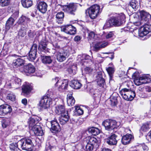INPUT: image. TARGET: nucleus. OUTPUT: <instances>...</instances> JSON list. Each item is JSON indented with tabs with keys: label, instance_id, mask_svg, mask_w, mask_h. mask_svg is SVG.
<instances>
[{
	"label": "nucleus",
	"instance_id": "obj_1",
	"mask_svg": "<svg viewBox=\"0 0 151 151\" xmlns=\"http://www.w3.org/2000/svg\"><path fill=\"white\" fill-rule=\"evenodd\" d=\"M33 146L31 139L27 138L22 139L18 141L17 143L10 144L9 147L11 151H19L18 146L20 147L23 150L31 151Z\"/></svg>",
	"mask_w": 151,
	"mask_h": 151
},
{
	"label": "nucleus",
	"instance_id": "obj_2",
	"mask_svg": "<svg viewBox=\"0 0 151 151\" xmlns=\"http://www.w3.org/2000/svg\"><path fill=\"white\" fill-rule=\"evenodd\" d=\"M125 18V15L123 13H121L116 17H111L106 22L104 27L106 28L113 26H119L124 22Z\"/></svg>",
	"mask_w": 151,
	"mask_h": 151
},
{
	"label": "nucleus",
	"instance_id": "obj_3",
	"mask_svg": "<svg viewBox=\"0 0 151 151\" xmlns=\"http://www.w3.org/2000/svg\"><path fill=\"white\" fill-rule=\"evenodd\" d=\"M134 24L137 26L141 25L139 31V36L141 37L146 36L145 38L151 35V24H145L142 20L134 23Z\"/></svg>",
	"mask_w": 151,
	"mask_h": 151
},
{
	"label": "nucleus",
	"instance_id": "obj_4",
	"mask_svg": "<svg viewBox=\"0 0 151 151\" xmlns=\"http://www.w3.org/2000/svg\"><path fill=\"white\" fill-rule=\"evenodd\" d=\"M106 130L110 131L115 128H117L120 125L119 122H117L116 120L113 119H106L102 122Z\"/></svg>",
	"mask_w": 151,
	"mask_h": 151
},
{
	"label": "nucleus",
	"instance_id": "obj_5",
	"mask_svg": "<svg viewBox=\"0 0 151 151\" xmlns=\"http://www.w3.org/2000/svg\"><path fill=\"white\" fill-rule=\"evenodd\" d=\"M122 98L127 101H132L135 96L134 91H132L130 88H124L119 92Z\"/></svg>",
	"mask_w": 151,
	"mask_h": 151
},
{
	"label": "nucleus",
	"instance_id": "obj_6",
	"mask_svg": "<svg viewBox=\"0 0 151 151\" xmlns=\"http://www.w3.org/2000/svg\"><path fill=\"white\" fill-rule=\"evenodd\" d=\"M135 85L139 86L142 84H145L151 81V78L148 75H143L139 77H137L134 73L132 75Z\"/></svg>",
	"mask_w": 151,
	"mask_h": 151
},
{
	"label": "nucleus",
	"instance_id": "obj_7",
	"mask_svg": "<svg viewBox=\"0 0 151 151\" xmlns=\"http://www.w3.org/2000/svg\"><path fill=\"white\" fill-rule=\"evenodd\" d=\"M100 7L99 5L94 4L88 9L86 12H88L90 18L92 19H95L99 14Z\"/></svg>",
	"mask_w": 151,
	"mask_h": 151
},
{
	"label": "nucleus",
	"instance_id": "obj_8",
	"mask_svg": "<svg viewBox=\"0 0 151 151\" xmlns=\"http://www.w3.org/2000/svg\"><path fill=\"white\" fill-rule=\"evenodd\" d=\"M57 98L54 99L53 98L50 99L45 97L42 98L40 101L38 106L41 109H46L48 107L50 104H52L51 101L52 100H55L57 99Z\"/></svg>",
	"mask_w": 151,
	"mask_h": 151
},
{
	"label": "nucleus",
	"instance_id": "obj_9",
	"mask_svg": "<svg viewBox=\"0 0 151 151\" xmlns=\"http://www.w3.org/2000/svg\"><path fill=\"white\" fill-rule=\"evenodd\" d=\"M21 80L17 77H13L9 81L6 82V85L9 88L18 89L21 85Z\"/></svg>",
	"mask_w": 151,
	"mask_h": 151
},
{
	"label": "nucleus",
	"instance_id": "obj_10",
	"mask_svg": "<svg viewBox=\"0 0 151 151\" xmlns=\"http://www.w3.org/2000/svg\"><path fill=\"white\" fill-rule=\"evenodd\" d=\"M118 140L117 135L114 134H111L106 139V143L111 146L116 145Z\"/></svg>",
	"mask_w": 151,
	"mask_h": 151
},
{
	"label": "nucleus",
	"instance_id": "obj_11",
	"mask_svg": "<svg viewBox=\"0 0 151 151\" xmlns=\"http://www.w3.org/2000/svg\"><path fill=\"white\" fill-rule=\"evenodd\" d=\"M53 81L55 82L56 81L55 85L56 86H59L58 88L59 91H62L63 90L65 89L66 87V82L65 80H63V81H60L59 78L56 77L53 79Z\"/></svg>",
	"mask_w": 151,
	"mask_h": 151
},
{
	"label": "nucleus",
	"instance_id": "obj_12",
	"mask_svg": "<svg viewBox=\"0 0 151 151\" xmlns=\"http://www.w3.org/2000/svg\"><path fill=\"white\" fill-rule=\"evenodd\" d=\"M32 86L31 84L26 82L22 86V93L24 94H29L32 90Z\"/></svg>",
	"mask_w": 151,
	"mask_h": 151
},
{
	"label": "nucleus",
	"instance_id": "obj_13",
	"mask_svg": "<svg viewBox=\"0 0 151 151\" xmlns=\"http://www.w3.org/2000/svg\"><path fill=\"white\" fill-rule=\"evenodd\" d=\"M139 14L141 20L145 24H149L148 22L151 17V15L148 12L143 10L140 11Z\"/></svg>",
	"mask_w": 151,
	"mask_h": 151
},
{
	"label": "nucleus",
	"instance_id": "obj_14",
	"mask_svg": "<svg viewBox=\"0 0 151 151\" xmlns=\"http://www.w3.org/2000/svg\"><path fill=\"white\" fill-rule=\"evenodd\" d=\"M20 70L23 73H34L35 72V68L32 65L29 64L27 65L24 66L23 69H20Z\"/></svg>",
	"mask_w": 151,
	"mask_h": 151
},
{
	"label": "nucleus",
	"instance_id": "obj_15",
	"mask_svg": "<svg viewBox=\"0 0 151 151\" xmlns=\"http://www.w3.org/2000/svg\"><path fill=\"white\" fill-rule=\"evenodd\" d=\"M41 120V118L37 116H33L30 117L28 120V123L29 128L35 124H38V122Z\"/></svg>",
	"mask_w": 151,
	"mask_h": 151
},
{
	"label": "nucleus",
	"instance_id": "obj_16",
	"mask_svg": "<svg viewBox=\"0 0 151 151\" xmlns=\"http://www.w3.org/2000/svg\"><path fill=\"white\" fill-rule=\"evenodd\" d=\"M30 129H31V130L36 135H42V134L43 131L39 123L31 127Z\"/></svg>",
	"mask_w": 151,
	"mask_h": 151
},
{
	"label": "nucleus",
	"instance_id": "obj_17",
	"mask_svg": "<svg viewBox=\"0 0 151 151\" xmlns=\"http://www.w3.org/2000/svg\"><path fill=\"white\" fill-rule=\"evenodd\" d=\"M55 112L62 116L66 114L65 107L62 105H58L55 107Z\"/></svg>",
	"mask_w": 151,
	"mask_h": 151
},
{
	"label": "nucleus",
	"instance_id": "obj_18",
	"mask_svg": "<svg viewBox=\"0 0 151 151\" xmlns=\"http://www.w3.org/2000/svg\"><path fill=\"white\" fill-rule=\"evenodd\" d=\"M76 5L74 3H70L67 5V12L69 14H74V12L76 11Z\"/></svg>",
	"mask_w": 151,
	"mask_h": 151
},
{
	"label": "nucleus",
	"instance_id": "obj_19",
	"mask_svg": "<svg viewBox=\"0 0 151 151\" xmlns=\"http://www.w3.org/2000/svg\"><path fill=\"white\" fill-rule=\"evenodd\" d=\"M86 142L87 143L91 144L94 146H98V141L97 139L95 137L89 136L86 137Z\"/></svg>",
	"mask_w": 151,
	"mask_h": 151
},
{
	"label": "nucleus",
	"instance_id": "obj_20",
	"mask_svg": "<svg viewBox=\"0 0 151 151\" xmlns=\"http://www.w3.org/2000/svg\"><path fill=\"white\" fill-rule=\"evenodd\" d=\"M47 4L44 1L40 2L37 4V9L42 13H45L47 11Z\"/></svg>",
	"mask_w": 151,
	"mask_h": 151
},
{
	"label": "nucleus",
	"instance_id": "obj_21",
	"mask_svg": "<svg viewBox=\"0 0 151 151\" xmlns=\"http://www.w3.org/2000/svg\"><path fill=\"white\" fill-rule=\"evenodd\" d=\"M73 93L69 92L68 93L67 98V102L68 106H72L75 104V101L74 98L72 96Z\"/></svg>",
	"mask_w": 151,
	"mask_h": 151
},
{
	"label": "nucleus",
	"instance_id": "obj_22",
	"mask_svg": "<svg viewBox=\"0 0 151 151\" xmlns=\"http://www.w3.org/2000/svg\"><path fill=\"white\" fill-rule=\"evenodd\" d=\"M69 85L72 88L76 89H80L82 86L78 80H72L70 82Z\"/></svg>",
	"mask_w": 151,
	"mask_h": 151
},
{
	"label": "nucleus",
	"instance_id": "obj_23",
	"mask_svg": "<svg viewBox=\"0 0 151 151\" xmlns=\"http://www.w3.org/2000/svg\"><path fill=\"white\" fill-rule=\"evenodd\" d=\"M132 138V136L130 134H127L124 136L122 139V142L124 145L129 144Z\"/></svg>",
	"mask_w": 151,
	"mask_h": 151
},
{
	"label": "nucleus",
	"instance_id": "obj_24",
	"mask_svg": "<svg viewBox=\"0 0 151 151\" xmlns=\"http://www.w3.org/2000/svg\"><path fill=\"white\" fill-rule=\"evenodd\" d=\"M51 128L52 130L57 132L59 131L60 126L56 119L51 121Z\"/></svg>",
	"mask_w": 151,
	"mask_h": 151
},
{
	"label": "nucleus",
	"instance_id": "obj_25",
	"mask_svg": "<svg viewBox=\"0 0 151 151\" xmlns=\"http://www.w3.org/2000/svg\"><path fill=\"white\" fill-rule=\"evenodd\" d=\"M12 64L13 66H15L16 67H19L24 64V60L21 58H19L14 60Z\"/></svg>",
	"mask_w": 151,
	"mask_h": 151
},
{
	"label": "nucleus",
	"instance_id": "obj_26",
	"mask_svg": "<svg viewBox=\"0 0 151 151\" xmlns=\"http://www.w3.org/2000/svg\"><path fill=\"white\" fill-rule=\"evenodd\" d=\"M90 57L88 55L86 54H83L82 55H78V60L79 61L81 60V63H82V65H83L84 64V63L86 62L85 60H89L90 59Z\"/></svg>",
	"mask_w": 151,
	"mask_h": 151
},
{
	"label": "nucleus",
	"instance_id": "obj_27",
	"mask_svg": "<svg viewBox=\"0 0 151 151\" xmlns=\"http://www.w3.org/2000/svg\"><path fill=\"white\" fill-rule=\"evenodd\" d=\"M67 30L68 31L67 32V34L70 35H74L76 33V29L72 25H67Z\"/></svg>",
	"mask_w": 151,
	"mask_h": 151
},
{
	"label": "nucleus",
	"instance_id": "obj_28",
	"mask_svg": "<svg viewBox=\"0 0 151 151\" xmlns=\"http://www.w3.org/2000/svg\"><path fill=\"white\" fill-rule=\"evenodd\" d=\"M15 20L12 17H10L7 20L6 24V30H9L12 27Z\"/></svg>",
	"mask_w": 151,
	"mask_h": 151
},
{
	"label": "nucleus",
	"instance_id": "obj_29",
	"mask_svg": "<svg viewBox=\"0 0 151 151\" xmlns=\"http://www.w3.org/2000/svg\"><path fill=\"white\" fill-rule=\"evenodd\" d=\"M75 110L73 111V115L78 116L82 115L83 113V110L79 106H75Z\"/></svg>",
	"mask_w": 151,
	"mask_h": 151
},
{
	"label": "nucleus",
	"instance_id": "obj_30",
	"mask_svg": "<svg viewBox=\"0 0 151 151\" xmlns=\"http://www.w3.org/2000/svg\"><path fill=\"white\" fill-rule=\"evenodd\" d=\"M27 27V25L22 26L19 32V35L22 37H23L25 36L26 34L27 31L28 30Z\"/></svg>",
	"mask_w": 151,
	"mask_h": 151
},
{
	"label": "nucleus",
	"instance_id": "obj_31",
	"mask_svg": "<svg viewBox=\"0 0 151 151\" xmlns=\"http://www.w3.org/2000/svg\"><path fill=\"white\" fill-rule=\"evenodd\" d=\"M96 81L98 85L100 87H104L105 81L101 75L97 76Z\"/></svg>",
	"mask_w": 151,
	"mask_h": 151
},
{
	"label": "nucleus",
	"instance_id": "obj_32",
	"mask_svg": "<svg viewBox=\"0 0 151 151\" xmlns=\"http://www.w3.org/2000/svg\"><path fill=\"white\" fill-rule=\"evenodd\" d=\"M21 2L22 6L25 8H28L32 5V0H22Z\"/></svg>",
	"mask_w": 151,
	"mask_h": 151
},
{
	"label": "nucleus",
	"instance_id": "obj_33",
	"mask_svg": "<svg viewBox=\"0 0 151 151\" xmlns=\"http://www.w3.org/2000/svg\"><path fill=\"white\" fill-rule=\"evenodd\" d=\"M26 21L27 22H28L30 21V20L29 18L22 16L19 18L17 23L19 24H23V26H24V25L25 26L24 24H25Z\"/></svg>",
	"mask_w": 151,
	"mask_h": 151
},
{
	"label": "nucleus",
	"instance_id": "obj_34",
	"mask_svg": "<svg viewBox=\"0 0 151 151\" xmlns=\"http://www.w3.org/2000/svg\"><path fill=\"white\" fill-rule=\"evenodd\" d=\"M64 17V14L63 12H60L58 13L56 16L57 22L59 24L62 23Z\"/></svg>",
	"mask_w": 151,
	"mask_h": 151
},
{
	"label": "nucleus",
	"instance_id": "obj_35",
	"mask_svg": "<svg viewBox=\"0 0 151 151\" xmlns=\"http://www.w3.org/2000/svg\"><path fill=\"white\" fill-rule=\"evenodd\" d=\"M2 107L4 115L11 112L12 109L10 106L7 104L3 105Z\"/></svg>",
	"mask_w": 151,
	"mask_h": 151
},
{
	"label": "nucleus",
	"instance_id": "obj_36",
	"mask_svg": "<svg viewBox=\"0 0 151 151\" xmlns=\"http://www.w3.org/2000/svg\"><path fill=\"white\" fill-rule=\"evenodd\" d=\"M56 58L60 62H62L66 59L65 56L63 53L57 52L56 54Z\"/></svg>",
	"mask_w": 151,
	"mask_h": 151
},
{
	"label": "nucleus",
	"instance_id": "obj_37",
	"mask_svg": "<svg viewBox=\"0 0 151 151\" xmlns=\"http://www.w3.org/2000/svg\"><path fill=\"white\" fill-rule=\"evenodd\" d=\"M129 5L135 10L137 9L139 7L138 3L136 0H132L130 2Z\"/></svg>",
	"mask_w": 151,
	"mask_h": 151
},
{
	"label": "nucleus",
	"instance_id": "obj_38",
	"mask_svg": "<svg viewBox=\"0 0 151 151\" xmlns=\"http://www.w3.org/2000/svg\"><path fill=\"white\" fill-rule=\"evenodd\" d=\"M71 66H70L68 68V71L70 74L72 75H74L76 73V71L77 70L76 66L72 64Z\"/></svg>",
	"mask_w": 151,
	"mask_h": 151
},
{
	"label": "nucleus",
	"instance_id": "obj_39",
	"mask_svg": "<svg viewBox=\"0 0 151 151\" xmlns=\"http://www.w3.org/2000/svg\"><path fill=\"white\" fill-rule=\"evenodd\" d=\"M89 131L93 135H96L99 134L100 132L99 129L95 127H92L88 129Z\"/></svg>",
	"mask_w": 151,
	"mask_h": 151
},
{
	"label": "nucleus",
	"instance_id": "obj_40",
	"mask_svg": "<svg viewBox=\"0 0 151 151\" xmlns=\"http://www.w3.org/2000/svg\"><path fill=\"white\" fill-rule=\"evenodd\" d=\"M151 127V122L149 123L143 124L141 127V130L145 132L148 131Z\"/></svg>",
	"mask_w": 151,
	"mask_h": 151
},
{
	"label": "nucleus",
	"instance_id": "obj_41",
	"mask_svg": "<svg viewBox=\"0 0 151 151\" xmlns=\"http://www.w3.org/2000/svg\"><path fill=\"white\" fill-rule=\"evenodd\" d=\"M42 61L43 63L45 64H50L52 61L50 56H43L42 57Z\"/></svg>",
	"mask_w": 151,
	"mask_h": 151
},
{
	"label": "nucleus",
	"instance_id": "obj_42",
	"mask_svg": "<svg viewBox=\"0 0 151 151\" xmlns=\"http://www.w3.org/2000/svg\"><path fill=\"white\" fill-rule=\"evenodd\" d=\"M10 120L8 118H5L3 119L2 120V126L3 128H6L9 124Z\"/></svg>",
	"mask_w": 151,
	"mask_h": 151
},
{
	"label": "nucleus",
	"instance_id": "obj_43",
	"mask_svg": "<svg viewBox=\"0 0 151 151\" xmlns=\"http://www.w3.org/2000/svg\"><path fill=\"white\" fill-rule=\"evenodd\" d=\"M94 66L93 65L90 67H86L84 70L86 73L90 74L92 73L93 71H95V69H94Z\"/></svg>",
	"mask_w": 151,
	"mask_h": 151
},
{
	"label": "nucleus",
	"instance_id": "obj_44",
	"mask_svg": "<svg viewBox=\"0 0 151 151\" xmlns=\"http://www.w3.org/2000/svg\"><path fill=\"white\" fill-rule=\"evenodd\" d=\"M106 70L108 73L110 78L112 77L113 74L114 72V68L113 67H109L106 68Z\"/></svg>",
	"mask_w": 151,
	"mask_h": 151
},
{
	"label": "nucleus",
	"instance_id": "obj_45",
	"mask_svg": "<svg viewBox=\"0 0 151 151\" xmlns=\"http://www.w3.org/2000/svg\"><path fill=\"white\" fill-rule=\"evenodd\" d=\"M10 3V0H0V5L4 7L9 5Z\"/></svg>",
	"mask_w": 151,
	"mask_h": 151
},
{
	"label": "nucleus",
	"instance_id": "obj_46",
	"mask_svg": "<svg viewBox=\"0 0 151 151\" xmlns=\"http://www.w3.org/2000/svg\"><path fill=\"white\" fill-rule=\"evenodd\" d=\"M37 53L30 51L29 52V58L30 60H34L36 58Z\"/></svg>",
	"mask_w": 151,
	"mask_h": 151
},
{
	"label": "nucleus",
	"instance_id": "obj_47",
	"mask_svg": "<svg viewBox=\"0 0 151 151\" xmlns=\"http://www.w3.org/2000/svg\"><path fill=\"white\" fill-rule=\"evenodd\" d=\"M66 114L64 115V116H60L59 121L60 124L61 125H65L66 123Z\"/></svg>",
	"mask_w": 151,
	"mask_h": 151
},
{
	"label": "nucleus",
	"instance_id": "obj_48",
	"mask_svg": "<svg viewBox=\"0 0 151 151\" xmlns=\"http://www.w3.org/2000/svg\"><path fill=\"white\" fill-rule=\"evenodd\" d=\"M94 146L91 144L87 143V145L85 147V148L84 149L86 150V151H92Z\"/></svg>",
	"mask_w": 151,
	"mask_h": 151
},
{
	"label": "nucleus",
	"instance_id": "obj_49",
	"mask_svg": "<svg viewBox=\"0 0 151 151\" xmlns=\"http://www.w3.org/2000/svg\"><path fill=\"white\" fill-rule=\"evenodd\" d=\"M96 35L94 32L91 31L88 33V39L89 40H94Z\"/></svg>",
	"mask_w": 151,
	"mask_h": 151
},
{
	"label": "nucleus",
	"instance_id": "obj_50",
	"mask_svg": "<svg viewBox=\"0 0 151 151\" xmlns=\"http://www.w3.org/2000/svg\"><path fill=\"white\" fill-rule=\"evenodd\" d=\"M110 104L112 106H115L116 105L117 101L116 98L114 97L113 99H111L110 100Z\"/></svg>",
	"mask_w": 151,
	"mask_h": 151
},
{
	"label": "nucleus",
	"instance_id": "obj_51",
	"mask_svg": "<svg viewBox=\"0 0 151 151\" xmlns=\"http://www.w3.org/2000/svg\"><path fill=\"white\" fill-rule=\"evenodd\" d=\"M7 99L12 101H14L15 99V96L13 94H9L8 95Z\"/></svg>",
	"mask_w": 151,
	"mask_h": 151
},
{
	"label": "nucleus",
	"instance_id": "obj_52",
	"mask_svg": "<svg viewBox=\"0 0 151 151\" xmlns=\"http://www.w3.org/2000/svg\"><path fill=\"white\" fill-rule=\"evenodd\" d=\"M37 45L36 44H34L32 46L30 51L37 53Z\"/></svg>",
	"mask_w": 151,
	"mask_h": 151
},
{
	"label": "nucleus",
	"instance_id": "obj_53",
	"mask_svg": "<svg viewBox=\"0 0 151 151\" xmlns=\"http://www.w3.org/2000/svg\"><path fill=\"white\" fill-rule=\"evenodd\" d=\"M39 49H40L42 51L45 52L47 50V47L45 45H43L40 44L39 46Z\"/></svg>",
	"mask_w": 151,
	"mask_h": 151
},
{
	"label": "nucleus",
	"instance_id": "obj_54",
	"mask_svg": "<svg viewBox=\"0 0 151 151\" xmlns=\"http://www.w3.org/2000/svg\"><path fill=\"white\" fill-rule=\"evenodd\" d=\"M35 34L33 30H29L28 32V36L31 38H33Z\"/></svg>",
	"mask_w": 151,
	"mask_h": 151
},
{
	"label": "nucleus",
	"instance_id": "obj_55",
	"mask_svg": "<svg viewBox=\"0 0 151 151\" xmlns=\"http://www.w3.org/2000/svg\"><path fill=\"white\" fill-rule=\"evenodd\" d=\"M101 42H99L96 43L94 46L95 49L97 50L101 48Z\"/></svg>",
	"mask_w": 151,
	"mask_h": 151
},
{
	"label": "nucleus",
	"instance_id": "obj_56",
	"mask_svg": "<svg viewBox=\"0 0 151 151\" xmlns=\"http://www.w3.org/2000/svg\"><path fill=\"white\" fill-rule=\"evenodd\" d=\"M52 147L49 144H47L44 151H52Z\"/></svg>",
	"mask_w": 151,
	"mask_h": 151
},
{
	"label": "nucleus",
	"instance_id": "obj_57",
	"mask_svg": "<svg viewBox=\"0 0 151 151\" xmlns=\"http://www.w3.org/2000/svg\"><path fill=\"white\" fill-rule=\"evenodd\" d=\"M114 34L112 32H110L108 33L106 35V39H109L112 37L114 36Z\"/></svg>",
	"mask_w": 151,
	"mask_h": 151
},
{
	"label": "nucleus",
	"instance_id": "obj_58",
	"mask_svg": "<svg viewBox=\"0 0 151 151\" xmlns=\"http://www.w3.org/2000/svg\"><path fill=\"white\" fill-rule=\"evenodd\" d=\"M81 37L79 36H76L74 38V40L75 41H79L81 39Z\"/></svg>",
	"mask_w": 151,
	"mask_h": 151
},
{
	"label": "nucleus",
	"instance_id": "obj_59",
	"mask_svg": "<svg viewBox=\"0 0 151 151\" xmlns=\"http://www.w3.org/2000/svg\"><path fill=\"white\" fill-rule=\"evenodd\" d=\"M101 47L103 48L105 47L108 45V43L107 42H101Z\"/></svg>",
	"mask_w": 151,
	"mask_h": 151
},
{
	"label": "nucleus",
	"instance_id": "obj_60",
	"mask_svg": "<svg viewBox=\"0 0 151 151\" xmlns=\"http://www.w3.org/2000/svg\"><path fill=\"white\" fill-rule=\"evenodd\" d=\"M137 93L138 94L139 96L140 97L143 98L145 97V96L142 94V93L140 89L137 91Z\"/></svg>",
	"mask_w": 151,
	"mask_h": 151
},
{
	"label": "nucleus",
	"instance_id": "obj_61",
	"mask_svg": "<svg viewBox=\"0 0 151 151\" xmlns=\"http://www.w3.org/2000/svg\"><path fill=\"white\" fill-rule=\"evenodd\" d=\"M4 76L2 73H0V85L2 83V81L4 80Z\"/></svg>",
	"mask_w": 151,
	"mask_h": 151
},
{
	"label": "nucleus",
	"instance_id": "obj_62",
	"mask_svg": "<svg viewBox=\"0 0 151 151\" xmlns=\"http://www.w3.org/2000/svg\"><path fill=\"white\" fill-rule=\"evenodd\" d=\"M2 106L3 105L0 106V115H4Z\"/></svg>",
	"mask_w": 151,
	"mask_h": 151
},
{
	"label": "nucleus",
	"instance_id": "obj_63",
	"mask_svg": "<svg viewBox=\"0 0 151 151\" xmlns=\"http://www.w3.org/2000/svg\"><path fill=\"white\" fill-rule=\"evenodd\" d=\"M3 50H6V52L8 51L9 50L8 46L6 44H5L3 47Z\"/></svg>",
	"mask_w": 151,
	"mask_h": 151
},
{
	"label": "nucleus",
	"instance_id": "obj_64",
	"mask_svg": "<svg viewBox=\"0 0 151 151\" xmlns=\"http://www.w3.org/2000/svg\"><path fill=\"white\" fill-rule=\"evenodd\" d=\"M145 91L147 92H151V87L149 86H146L145 87Z\"/></svg>",
	"mask_w": 151,
	"mask_h": 151
}]
</instances>
